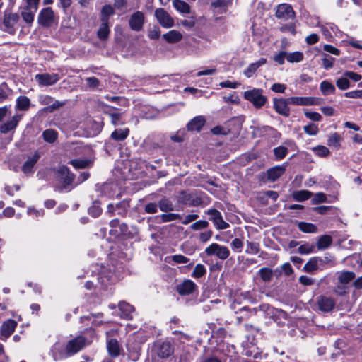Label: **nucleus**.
<instances>
[{
  "label": "nucleus",
  "instance_id": "nucleus-1",
  "mask_svg": "<svg viewBox=\"0 0 362 362\" xmlns=\"http://www.w3.org/2000/svg\"><path fill=\"white\" fill-rule=\"evenodd\" d=\"M56 172L57 177L62 183V185L57 187L58 190L60 192L70 191L72 188L71 185L74 182V175L65 165L59 166Z\"/></svg>",
  "mask_w": 362,
  "mask_h": 362
},
{
  "label": "nucleus",
  "instance_id": "nucleus-2",
  "mask_svg": "<svg viewBox=\"0 0 362 362\" xmlns=\"http://www.w3.org/2000/svg\"><path fill=\"white\" fill-rule=\"evenodd\" d=\"M88 345L87 339L83 336H78L69 340L65 347L67 356H73Z\"/></svg>",
  "mask_w": 362,
  "mask_h": 362
},
{
  "label": "nucleus",
  "instance_id": "nucleus-3",
  "mask_svg": "<svg viewBox=\"0 0 362 362\" xmlns=\"http://www.w3.org/2000/svg\"><path fill=\"white\" fill-rule=\"evenodd\" d=\"M244 98L252 103L256 108H261L267 100V97L262 94V90L259 88L245 91Z\"/></svg>",
  "mask_w": 362,
  "mask_h": 362
},
{
  "label": "nucleus",
  "instance_id": "nucleus-4",
  "mask_svg": "<svg viewBox=\"0 0 362 362\" xmlns=\"http://www.w3.org/2000/svg\"><path fill=\"white\" fill-rule=\"evenodd\" d=\"M204 252L208 256L215 255L221 260L226 259L230 254V250L224 245L214 243L205 248Z\"/></svg>",
  "mask_w": 362,
  "mask_h": 362
},
{
  "label": "nucleus",
  "instance_id": "nucleus-5",
  "mask_svg": "<svg viewBox=\"0 0 362 362\" xmlns=\"http://www.w3.org/2000/svg\"><path fill=\"white\" fill-rule=\"evenodd\" d=\"M153 350L160 358H167L174 352L173 345L168 341H158L155 343Z\"/></svg>",
  "mask_w": 362,
  "mask_h": 362
},
{
  "label": "nucleus",
  "instance_id": "nucleus-6",
  "mask_svg": "<svg viewBox=\"0 0 362 362\" xmlns=\"http://www.w3.org/2000/svg\"><path fill=\"white\" fill-rule=\"evenodd\" d=\"M19 21V16L17 13H4L2 25V30L11 35L16 33V25Z\"/></svg>",
  "mask_w": 362,
  "mask_h": 362
},
{
  "label": "nucleus",
  "instance_id": "nucleus-7",
  "mask_svg": "<svg viewBox=\"0 0 362 362\" xmlns=\"http://www.w3.org/2000/svg\"><path fill=\"white\" fill-rule=\"evenodd\" d=\"M295 12L290 4H281L277 6L276 11V17L282 21H286L295 18Z\"/></svg>",
  "mask_w": 362,
  "mask_h": 362
},
{
  "label": "nucleus",
  "instance_id": "nucleus-8",
  "mask_svg": "<svg viewBox=\"0 0 362 362\" xmlns=\"http://www.w3.org/2000/svg\"><path fill=\"white\" fill-rule=\"evenodd\" d=\"M206 214L210 216V220L218 230H223L229 227V224L223 220L221 214L217 209H209Z\"/></svg>",
  "mask_w": 362,
  "mask_h": 362
},
{
  "label": "nucleus",
  "instance_id": "nucleus-9",
  "mask_svg": "<svg viewBox=\"0 0 362 362\" xmlns=\"http://www.w3.org/2000/svg\"><path fill=\"white\" fill-rule=\"evenodd\" d=\"M58 74H38L35 79L40 86H48L55 84L59 80Z\"/></svg>",
  "mask_w": 362,
  "mask_h": 362
},
{
  "label": "nucleus",
  "instance_id": "nucleus-10",
  "mask_svg": "<svg viewBox=\"0 0 362 362\" xmlns=\"http://www.w3.org/2000/svg\"><path fill=\"white\" fill-rule=\"evenodd\" d=\"M54 21L52 9L49 7L43 8L38 16V23L45 28L50 27Z\"/></svg>",
  "mask_w": 362,
  "mask_h": 362
},
{
  "label": "nucleus",
  "instance_id": "nucleus-11",
  "mask_svg": "<svg viewBox=\"0 0 362 362\" xmlns=\"http://www.w3.org/2000/svg\"><path fill=\"white\" fill-rule=\"evenodd\" d=\"M155 16L163 28H170L174 25L173 18L163 8H157L155 11Z\"/></svg>",
  "mask_w": 362,
  "mask_h": 362
},
{
  "label": "nucleus",
  "instance_id": "nucleus-12",
  "mask_svg": "<svg viewBox=\"0 0 362 362\" xmlns=\"http://www.w3.org/2000/svg\"><path fill=\"white\" fill-rule=\"evenodd\" d=\"M288 98H274L273 107L275 111L283 116L288 117L290 115V108L288 107Z\"/></svg>",
  "mask_w": 362,
  "mask_h": 362
},
{
  "label": "nucleus",
  "instance_id": "nucleus-13",
  "mask_svg": "<svg viewBox=\"0 0 362 362\" xmlns=\"http://www.w3.org/2000/svg\"><path fill=\"white\" fill-rule=\"evenodd\" d=\"M144 23V15L141 11L134 13L129 18V25L134 31H140L143 28Z\"/></svg>",
  "mask_w": 362,
  "mask_h": 362
},
{
  "label": "nucleus",
  "instance_id": "nucleus-14",
  "mask_svg": "<svg viewBox=\"0 0 362 362\" xmlns=\"http://www.w3.org/2000/svg\"><path fill=\"white\" fill-rule=\"evenodd\" d=\"M317 305L318 306L319 310L322 312H330L333 310L335 305V301L333 298L325 296H320L317 298Z\"/></svg>",
  "mask_w": 362,
  "mask_h": 362
},
{
  "label": "nucleus",
  "instance_id": "nucleus-15",
  "mask_svg": "<svg viewBox=\"0 0 362 362\" xmlns=\"http://www.w3.org/2000/svg\"><path fill=\"white\" fill-rule=\"evenodd\" d=\"M197 285L189 279L184 280L177 286V291L181 296L189 295L197 288Z\"/></svg>",
  "mask_w": 362,
  "mask_h": 362
},
{
  "label": "nucleus",
  "instance_id": "nucleus-16",
  "mask_svg": "<svg viewBox=\"0 0 362 362\" xmlns=\"http://www.w3.org/2000/svg\"><path fill=\"white\" fill-rule=\"evenodd\" d=\"M107 110L104 111L111 119V124L114 126L123 125L124 122L122 120V113L117 111L114 107L107 106Z\"/></svg>",
  "mask_w": 362,
  "mask_h": 362
},
{
  "label": "nucleus",
  "instance_id": "nucleus-17",
  "mask_svg": "<svg viewBox=\"0 0 362 362\" xmlns=\"http://www.w3.org/2000/svg\"><path fill=\"white\" fill-rule=\"evenodd\" d=\"M21 119V116L20 115H14L11 119L1 124L0 132L1 134H6L10 131L14 130L17 127Z\"/></svg>",
  "mask_w": 362,
  "mask_h": 362
},
{
  "label": "nucleus",
  "instance_id": "nucleus-18",
  "mask_svg": "<svg viewBox=\"0 0 362 362\" xmlns=\"http://www.w3.org/2000/svg\"><path fill=\"white\" fill-rule=\"evenodd\" d=\"M40 158V153L37 151L35 152V153L28 157L27 160L24 163L22 166V171L25 174H32L33 173V168L35 165L36 163Z\"/></svg>",
  "mask_w": 362,
  "mask_h": 362
},
{
  "label": "nucleus",
  "instance_id": "nucleus-19",
  "mask_svg": "<svg viewBox=\"0 0 362 362\" xmlns=\"http://www.w3.org/2000/svg\"><path fill=\"white\" fill-rule=\"evenodd\" d=\"M17 326V322L11 319L7 320L4 322L1 328V335L5 339L10 337L14 332Z\"/></svg>",
  "mask_w": 362,
  "mask_h": 362
},
{
  "label": "nucleus",
  "instance_id": "nucleus-20",
  "mask_svg": "<svg viewBox=\"0 0 362 362\" xmlns=\"http://www.w3.org/2000/svg\"><path fill=\"white\" fill-rule=\"evenodd\" d=\"M285 170V167L282 165H276L271 168L267 171V179L272 182H274L284 174Z\"/></svg>",
  "mask_w": 362,
  "mask_h": 362
},
{
  "label": "nucleus",
  "instance_id": "nucleus-21",
  "mask_svg": "<svg viewBox=\"0 0 362 362\" xmlns=\"http://www.w3.org/2000/svg\"><path fill=\"white\" fill-rule=\"evenodd\" d=\"M121 346L117 340L110 339L107 341V350L111 357L116 358L120 354Z\"/></svg>",
  "mask_w": 362,
  "mask_h": 362
},
{
  "label": "nucleus",
  "instance_id": "nucleus-22",
  "mask_svg": "<svg viewBox=\"0 0 362 362\" xmlns=\"http://www.w3.org/2000/svg\"><path fill=\"white\" fill-rule=\"evenodd\" d=\"M291 104L295 105H313L317 104L316 99L312 97H291L288 98Z\"/></svg>",
  "mask_w": 362,
  "mask_h": 362
},
{
  "label": "nucleus",
  "instance_id": "nucleus-23",
  "mask_svg": "<svg viewBox=\"0 0 362 362\" xmlns=\"http://www.w3.org/2000/svg\"><path fill=\"white\" fill-rule=\"evenodd\" d=\"M205 119L202 116H197L191 119L187 125V129L189 131L199 132L205 124Z\"/></svg>",
  "mask_w": 362,
  "mask_h": 362
},
{
  "label": "nucleus",
  "instance_id": "nucleus-24",
  "mask_svg": "<svg viewBox=\"0 0 362 362\" xmlns=\"http://www.w3.org/2000/svg\"><path fill=\"white\" fill-rule=\"evenodd\" d=\"M267 63V59L261 58L256 62L250 64L248 67L244 71V74L246 77H252L256 71L262 66Z\"/></svg>",
  "mask_w": 362,
  "mask_h": 362
},
{
  "label": "nucleus",
  "instance_id": "nucleus-25",
  "mask_svg": "<svg viewBox=\"0 0 362 362\" xmlns=\"http://www.w3.org/2000/svg\"><path fill=\"white\" fill-rule=\"evenodd\" d=\"M121 311V317L125 320H131L132 318V313L134 308L132 305L126 302H120L118 305Z\"/></svg>",
  "mask_w": 362,
  "mask_h": 362
},
{
  "label": "nucleus",
  "instance_id": "nucleus-26",
  "mask_svg": "<svg viewBox=\"0 0 362 362\" xmlns=\"http://www.w3.org/2000/svg\"><path fill=\"white\" fill-rule=\"evenodd\" d=\"M69 163L75 169H84L90 168L93 164V160L89 158L74 159L70 160Z\"/></svg>",
  "mask_w": 362,
  "mask_h": 362
},
{
  "label": "nucleus",
  "instance_id": "nucleus-27",
  "mask_svg": "<svg viewBox=\"0 0 362 362\" xmlns=\"http://www.w3.org/2000/svg\"><path fill=\"white\" fill-rule=\"evenodd\" d=\"M129 134L128 128L116 129L110 135V138L116 141H124Z\"/></svg>",
  "mask_w": 362,
  "mask_h": 362
},
{
  "label": "nucleus",
  "instance_id": "nucleus-28",
  "mask_svg": "<svg viewBox=\"0 0 362 362\" xmlns=\"http://www.w3.org/2000/svg\"><path fill=\"white\" fill-rule=\"evenodd\" d=\"M356 277L353 272L344 271L337 273L338 282L340 284L346 285Z\"/></svg>",
  "mask_w": 362,
  "mask_h": 362
},
{
  "label": "nucleus",
  "instance_id": "nucleus-29",
  "mask_svg": "<svg viewBox=\"0 0 362 362\" xmlns=\"http://www.w3.org/2000/svg\"><path fill=\"white\" fill-rule=\"evenodd\" d=\"M163 37L168 43H175L180 41L182 38V34L175 30H172L163 35Z\"/></svg>",
  "mask_w": 362,
  "mask_h": 362
},
{
  "label": "nucleus",
  "instance_id": "nucleus-30",
  "mask_svg": "<svg viewBox=\"0 0 362 362\" xmlns=\"http://www.w3.org/2000/svg\"><path fill=\"white\" fill-rule=\"evenodd\" d=\"M42 137L45 142L53 144L58 138V132L54 129H48L42 132Z\"/></svg>",
  "mask_w": 362,
  "mask_h": 362
},
{
  "label": "nucleus",
  "instance_id": "nucleus-31",
  "mask_svg": "<svg viewBox=\"0 0 362 362\" xmlns=\"http://www.w3.org/2000/svg\"><path fill=\"white\" fill-rule=\"evenodd\" d=\"M30 106V100L27 96H19L16 99V108L21 111L28 110Z\"/></svg>",
  "mask_w": 362,
  "mask_h": 362
},
{
  "label": "nucleus",
  "instance_id": "nucleus-32",
  "mask_svg": "<svg viewBox=\"0 0 362 362\" xmlns=\"http://www.w3.org/2000/svg\"><path fill=\"white\" fill-rule=\"evenodd\" d=\"M173 6L180 13L188 14L190 13V6L186 2L182 0H173Z\"/></svg>",
  "mask_w": 362,
  "mask_h": 362
},
{
  "label": "nucleus",
  "instance_id": "nucleus-33",
  "mask_svg": "<svg viewBox=\"0 0 362 362\" xmlns=\"http://www.w3.org/2000/svg\"><path fill=\"white\" fill-rule=\"evenodd\" d=\"M321 261L320 257H313L304 265L303 270L305 272H313L318 269V263Z\"/></svg>",
  "mask_w": 362,
  "mask_h": 362
},
{
  "label": "nucleus",
  "instance_id": "nucleus-34",
  "mask_svg": "<svg viewBox=\"0 0 362 362\" xmlns=\"http://www.w3.org/2000/svg\"><path fill=\"white\" fill-rule=\"evenodd\" d=\"M332 243V238L330 235H324L319 238L317 242L318 250H325L328 248Z\"/></svg>",
  "mask_w": 362,
  "mask_h": 362
},
{
  "label": "nucleus",
  "instance_id": "nucleus-35",
  "mask_svg": "<svg viewBox=\"0 0 362 362\" xmlns=\"http://www.w3.org/2000/svg\"><path fill=\"white\" fill-rule=\"evenodd\" d=\"M298 227L299 230L303 233H315L317 232V226L310 223L299 222L298 223Z\"/></svg>",
  "mask_w": 362,
  "mask_h": 362
},
{
  "label": "nucleus",
  "instance_id": "nucleus-36",
  "mask_svg": "<svg viewBox=\"0 0 362 362\" xmlns=\"http://www.w3.org/2000/svg\"><path fill=\"white\" fill-rule=\"evenodd\" d=\"M334 86L327 81H323L320 83V90L324 95L334 93Z\"/></svg>",
  "mask_w": 362,
  "mask_h": 362
},
{
  "label": "nucleus",
  "instance_id": "nucleus-37",
  "mask_svg": "<svg viewBox=\"0 0 362 362\" xmlns=\"http://www.w3.org/2000/svg\"><path fill=\"white\" fill-rule=\"evenodd\" d=\"M258 274L261 279L264 282H269L273 277V271L268 267L261 268Z\"/></svg>",
  "mask_w": 362,
  "mask_h": 362
},
{
  "label": "nucleus",
  "instance_id": "nucleus-38",
  "mask_svg": "<svg viewBox=\"0 0 362 362\" xmlns=\"http://www.w3.org/2000/svg\"><path fill=\"white\" fill-rule=\"evenodd\" d=\"M260 246L259 243L246 241V250L245 252L249 255H256L259 252Z\"/></svg>",
  "mask_w": 362,
  "mask_h": 362
},
{
  "label": "nucleus",
  "instance_id": "nucleus-39",
  "mask_svg": "<svg viewBox=\"0 0 362 362\" xmlns=\"http://www.w3.org/2000/svg\"><path fill=\"white\" fill-rule=\"evenodd\" d=\"M110 30L108 22H101V25L98 30L97 35L100 40H106L108 37Z\"/></svg>",
  "mask_w": 362,
  "mask_h": 362
},
{
  "label": "nucleus",
  "instance_id": "nucleus-40",
  "mask_svg": "<svg viewBox=\"0 0 362 362\" xmlns=\"http://www.w3.org/2000/svg\"><path fill=\"white\" fill-rule=\"evenodd\" d=\"M312 193L307 190L296 191L293 193V198L297 202H303L308 199Z\"/></svg>",
  "mask_w": 362,
  "mask_h": 362
},
{
  "label": "nucleus",
  "instance_id": "nucleus-41",
  "mask_svg": "<svg viewBox=\"0 0 362 362\" xmlns=\"http://www.w3.org/2000/svg\"><path fill=\"white\" fill-rule=\"evenodd\" d=\"M341 138L339 134L336 132L333 133L329 136L327 140V145L335 148H339L341 145Z\"/></svg>",
  "mask_w": 362,
  "mask_h": 362
},
{
  "label": "nucleus",
  "instance_id": "nucleus-42",
  "mask_svg": "<svg viewBox=\"0 0 362 362\" xmlns=\"http://www.w3.org/2000/svg\"><path fill=\"white\" fill-rule=\"evenodd\" d=\"M158 206L163 212L171 211L174 209L172 202L167 198L161 199L158 202Z\"/></svg>",
  "mask_w": 362,
  "mask_h": 362
},
{
  "label": "nucleus",
  "instance_id": "nucleus-43",
  "mask_svg": "<svg viewBox=\"0 0 362 362\" xmlns=\"http://www.w3.org/2000/svg\"><path fill=\"white\" fill-rule=\"evenodd\" d=\"M303 59V54L300 52H287L286 60L290 63L300 62Z\"/></svg>",
  "mask_w": 362,
  "mask_h": 362
},
{
  "label": "nucleus",
  "instance_id": "nucleus-44",
  "mask_svg": "<svg viewBox=\"0 0 362 362\" xmlns=\"http://www.w3.org/2000/svg\"><path fill=\"white\" fill-rule=\"evenodd\" d=\"M35 12L36 11H34L33 10L23 8L21 12V16L23 20L25 23L31 24L34 21V16Z\"/></svg>",
  "mask_w": 362,
  "mask_h": 362
},
{
  "label": "nucleus",
  "instance_id": "nucleus-45",
  "mask_svg": "<svg viewBox=\"0 0 362 362\" xmlns=\"http://www.w3.org/2000/svg\"><path fill=\"white\" fill-rule=\"evenodd\" d=\"M114 14V10L110 5H105L101 11V22H108L109 17Z\"/></svg>",
  "mask_w": 362,
  "mask_h": 362
},
{
  "label": "nucleus",
  "instance_id": "nucleus-46",
  "mask_svg": "<svg viewBox=\"0 0 362 362\" xmlns=\"http://www.w3.org/2000/svg\"><path fill=\"white\" fill-rule=\"evenodd\" d=\"M336 85L339 89L344 90L349 88L350 82L349 78L344 76V77H341L337 80Z\"/></svg>",
  "mask_w": 362,
  "mask_h": 362
},
{
  "label": "nucleus",
  "instance_id": "nucleus-47",
  "mask_svg": "<svg viewBox=\"0 0 362 362\" xmlns=\"http://www.w3.org/2000/svg\"><path fill=\"white\" fill-rule=\"evenodd\" d=\"M206 272V268L203 264H198L195 266L192 276L194 278H200Z\"/></svg>",
  "mask_w": 362,
  "mask_h": 362
},
{
  "label": "nucleus",
  "instance_id": "nucleus-48",
  "mask_svg": "<svg viewBox=\"0 0 362 362\" xmlns=\"http://www.w3.org/2000/svg\"><path fill=\"white\" fill-rule=\"evenodd\" d=\"M303 130L305 134L310 136H315L319 132L317 125L314 123H310L306 126H304Z\"/></svg>",
  "mask_w": 362,
  "mask_h": 362
},
{
  "label": "nucleus",
  "instance_id": "nucleus-49",
  "mask_svg": "<svg viewBox=\"0 0 362 362\" xmlns=\"http://www.w3.org/2000/svg\"><path fill=\"white\" fill-rule=\"evenodd\" d=\"M230 247L235 252H240L243 247V242L241 239L235 238L230 243Z\"/></svg>",
  "mask_w": 362,
  "mask_h": 362
},
{
  "label": "nucleus",
  "instance_id": "nucleus-50",
  "mask_svg": "<svg viewBox=\"0 0 362 362\" xmlns=\"http://www.w3.org/2000/svg\"><path fill=\"white\" fill-rule=\"evenodd\" d=\"M163 223L170 222L177 219H181V215L178 214H164L160 216Z\"/></svg>",
  "mask_w": 362,
  "mask_h": 362
},
{
  "label": "nucleus",
  "instance_id": "nucleus-51",
  "mask_svg": "<svg viewBox=\"0 0 362 362\" xmlns=\"http://www.w3.org/2000/svg\"><path fill=\"white\" fill-rule=\"evenodd\" d=\"M209 226V222L204 220H199L190 226L193 230H200L206 228Z\"/></svg>",
  "mask_w": 362,
  "mask_h": 362
},
{
  "label": "nucleus",
  "instance_id": "nucleus-52",
  "mask_svg": "<svg viewBox=\"0 0 362 362\" xmlns=\"http://www.w3.org/2000/svg\"><path fill=\"white\" fill-rule=\"evenodd\" d=\"M313 151L320 157H327L329 155V150L324 146H317L313 148Z\"/></svg>",
  "mask_w": 362,
  "mask_h": 362
},
{
  "label": "nucleus",
  "instance_id": "nucleus-53",
  "mask_svg": "<svg viewBox=\"0 0 362 362\" xmlns=\"http://www.w3.org/2000/svg\"><path fill=\"white\" fill-rule=\"evenodd\" d=\"M10 89L6 83L0 84V103L5 100L9 94Z\"/></svg>",
  "mask_w": 362,
  "mask_h": 362
},
{
  "label": "nucleus",
  "instance_id": "nucleus-54",
  "mask_svg": "<svg viewBox=\"0 0 362 362\" xmlns=\"http://www.w3.org/2000/svg\"><path fill=\"white\" fill-rule=\"evenodd\" d=\"M65 105V102H61L59 100H54L52 103L47 107L43 109L45 112H52L54 110L59 109V107L64 106Z\"/></svg>",
  "mask_w": 362,
  "mask_h": 362
},
{
  "label": "nucleus",
  "instance_id": "nucleus-55",
  "mask_svg": "<svg viewBox=\"0 0 362 362\" xmlns=\"http://www.w3.org/2000/svg\"><path fill=\"white\" fill-rule=\"evenodd\" d=\"M303 112L305 117L312 121L319 122L322 119V116L317 112H311L308 110H304Z\"/></svg>",
  "mask_w": 362,
  "mask_h": 362
},
{
  "label": "nucleus",
  "instance_id": "nucleus-56",
  "mask_svg": "<svg viewBox=\"0 0 362 362\" xmlns=\"http://www.w3.org/2000/svg\"><path fill=\"white\" fill-rule=\"evenodd\" d=\"M274 153L275 156L278 159H282L288 153V149H287V148H286L284 146H280L274 149Z\"/></svg>",
  "mask_w": 362,
  "mask_h": 362
},
{
  "label": "nucleus",
  "instance_id": "nucleus-57",
  "mask_svg": "<svg viewBox=\"0 0 362 362\" xmlns=\"http://www.w3.org/2000/svg\"><path fill=\"white\" fill-rule=\"evenodd\" d=\"M327 202V197L322 192H318L314 195L312 199V203L313 204H317L319 203H323Z\"/></svg>",
  "mask_w": 362,
  "mask_h": 362
},
{
  "label": "nucleus",
  "instance_id": "nucleus-58",
  "mask_svg": "<svg viewBox=\"0 0 362 362\" xmlns=\"http://www.w3.org/2000/svg\"><path fill=\"white\" fill-rule=\"evenodd\" d=\"M315 247L313 245L304 244L298 247V252L302 255H306L312 252Z\"/></svg>",
  "mask_w": 362,
  "mask_h": 362
},
{
  "label": "nucleus",
  "instance_id": "nucleus-59",
  "mask_svg": "<svg viewBox=\"0 0 362 362\" xmlns=\"http://www.w3.org/2000/svg\"><path fill=\"white\" fill-rule=\"evenodd\" d=\"M102 209L98 204H93L88 209V213L94 218L98 217L101 214Z\"/></svg>",
  "mask_w": 362,
  "mask_h": 362
},
{
  "label": "nucleus",
  "instance_id": "nucleus-60",
  "mask_svg": "<svg viewBox=\"0 0 362 362\" xmlns=\"http://www.w3.org/2000/svg\"><path fill=\"white\" fill-rule=\"evenodd\" d=\"M38 100L39 103L42 105H49L54 101L53 98L47 95H39Z\"/></svg>",
  "mask_w": 362,
  "mask_h": 362
},
{
  "label": "nucleus",
  "instance_id": "nucleus-61",
  "mask_svg": "<svg viewBox=\"0 0 362 362\" xmlns=\"http://www.w3.org/2000/svg\"><path fill=\"white\" fill-rule=\"evenodd\" d=\"M286 55L287 52L282 51L280 52L279 54L274 55L273 59L274 62L281 65L284 64V59H286Z\"/></svg>",
  "mask_w": 362,
  "mask_h": 362
},
{
  "label": "nucleus",
  "instance_id": "nucleus-62",
  "mask_svg": "<svg viewBox=\"0 0 362 362\" xmlns=\"http://www.w3.org/2000/svg\"><path fill=\"white\" fill-rule=\"evenodd\" d=\"M343 75L354 81H359L361 79V76L354 71H346L344 72Z\"/></svg>",
  "mask_w": 362,
  "mask_h": 362
},
{
  "label": "nucleus",
  "instance_id": "nucleus-63",
  "mask_svg": "<svg viewBox=\"0 0 362 362\" xmlns=\"http://www.w3.org/2000/svg\"><path fill=\"white\" fill-rule=\"evenodd\" d=\"M172 259L177 264H185L189 261V259L182 255H175L172 256Z\"/></svg>",
  "mask_w": 362,
  "mask_h": 362
},
{
  "label": "nucleus",
  "instance_id": "nucleus-64",
  "mask_svg": "<svg viewBox=\"0 0 362 362\" xmlns=\"http://www.w3.org/2000/svg\"><path fill=\"white\" fill-rule=\"evenodd\" d=\"M344 96L349 98H362V90H356L344 93Z\"/></svg>",
  "mask_w": 362,
  "mask_h": 362
}]
</instances>
